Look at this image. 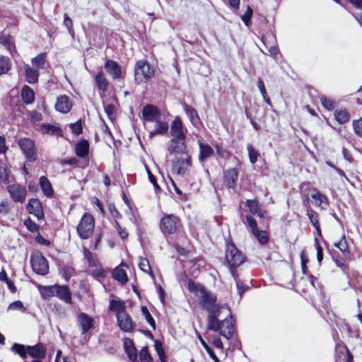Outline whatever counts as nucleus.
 Instances as JSON below:
<instances>
[{
    "label": "nucleus",
    "mask_w": 362,
    "mask_h": 362,
    "mask_svg": "<svg viewBox=\"0 0 362 362\" xmlns=\"http://www.w3.org/2000/svg\"><path fill=\"white\" fill-rule=\"evenodd\" d=\"M154 72L147 61L139 60L134 66L135 81L139 83L146 81L154 75Z\"/></svg>",
    "instance_id": "4"
},
{
    "label": "nucleus",
    "mask_w": 362,
    "mask_h": 362,
    "mask_svg": "<svg viewBox=\"0 0 362 362\" xmlns=\"http://www.w3.org/2000/svg\"><path fill=\"white\" fill-rule=\"evenodd\" d=\"M199 341L201 342L202 345L204 348V349L206 351L209 356L214 360V362H221L218 358L216 356L214 351L209 346V345L206 344V342L203 339V338L199 335Z\"/></svg>",
    "instance_id": "45"
},
{
    "label": "nucleus",
    "mask_w": 362,
    "mask_h": 362,
    "mask_svg": "<svg viewBox=\"0 0 362 362\" xmlns=\"http://www.w3.org/2000/svg\"><path fill=\"white\" fill-rule=\"evenodd\" d=\"M180 225V219L173 214L164 216L160 221V229L165 234L174 233L177 231Z\"/></svg>",
    "instance_id": "7"
},
{
    "label": "nucleus",
    "mask_w": 362,
    "mask_h": 362,
    "mask_svg": "<svg viewBox=\"0 0 362 362\" xmlns=\"http://www.w3.org/2000/svg\"><path fill=\"white\" fill-rule=\"evenodd\" d=\"M321 104L322 106L328 110H332L334 108V103L332 100L327 98L326 96H321L320 98Z\"/></svg>",
    "instance_id": "55"
},
{
    "label": "nucleus",
    "mask_w": 362,
    "mask_h": 362,
    "mask_svg": "<svg viewBox=\"0 0 362 362\" xmlns=\"http://www.w3.org/2000/svg\"><path fill=\"white\" fill-rule=\"evenodd\" d=\"M0 42L7 49L11 54L15 52V46L11 37L7 35L0 37Z\"/></svg>",
    "instance_id": "42"
},
{
    "label": "nucleus",
    "mask_w": 362,
    "mask_h": 362,
    "mask_svg": "<svg viewBox=\"0 0 362 362\" xmlns=\"http://www.w3.org/2000/svg\"><path fill=\"white\" fill-rule=\"evenodd\" d=\"M116 317L117 325L122 331L124 332H131L133 331L134 328V323L127 312L124 313H119V315Z\"/></svg>",
    "instance_id": "14"
},
{
    "label": "nucleus",
    "mask_w": 362,
    "mask_h": 362,
    "mask_svg": "<svg viewBox=\"0 0 362 362\" xmlns=\"http://www.w3.org/2000/svg\"><path fill=\"white\" fill-rule=\"evenodd\" d=\"M35 129L40 132L42 134H48L52 136H62V131L60 127L50 124H37Z\"/></svg>",
    "instance_id": "18"
},
{
    "label": "nucleus",
    "mask_w": 362,
    "mask_h": 362,
    "mask_svg": "<svg viewBox=\"0 0 362 362\" xmlns=\"http://www.w3.org/2000/svg\"><path fill=\"white\" fill-rule=\"evenodd\" d=\"M246 206L252 214H257L260 217L263 216L259 204L256 200L247 199Z\"/></svg>",
    "instance_id": "39"
},
{
    "label": "nucleus",
    "mask_w": 362,
    "mask_h": 362,
    "mask_svg": "<svg viewBox=\"0 0 362 362\" xmlns=\"http://www.w3.org/2000/svg\"><path fill=\"white\" fill-rule=\"evenodd\" d=\"M252 15V10L250 7H247L246 12L242 16V21L246 25H249V22Z\"/></svg>",
    "instance_id": "59"
},
{
    "label": "nucleus",
    "mask_w": 362,
    "mask_h": 362,
    "mask_svg": "<svg viewBox=\"0 0 362 362\" xmlns=\"http://www.w3.org/2000/svg\"><path fill=\"white\" fill-rule=\"evenodd\" d=\"M64 24L68 29L69 33H73V23L71 19L66 15L64 14Z\"/></svg>",
    "instance_id": "63"
},
{
    "label": "nucleus",
    "mask_w": 362,
    "mask_h": 362,
    "mask_svg": "<svg viewBox=\"0 0 362 362\" xmlns=\"http://www.w3.org/2000/svg\"><path fill=\"white\" fill-rule=\"evenodd\" d=\"M95 81L100 90L105 93L108 89L109 83L103 71H99L95 77Z\"/></svg>",
    "instance_id": "28"
},
{
    "label": "nucleus",
    "mask_w": 362,
    "mask_h": 362,
    "mask_svg": "<svg viewBox=\"0 0 362 362\" xmlns=\"http://www.w3.org/2000/svg\"><path fill=\"white\" fill-rule=\"evenodd\" d=\"M311 197L315 200V205L317 207H320L322 209H326L329 206V201L327 197L320 192L319 191L315 190L311 194Z\"/></svg>",
    "instance_id": "23"
},
{
    "label": "nucleus",
    "mask_w": 362,
    "mask_h": 362,
    "mask_svg": "<svg viewBox=\"0 0 362 362\" xmlns=\"http://www.w3.org/2000/svg\"><path fill=\"white\" fill-rule=\"evenodd\" d=\"M226 259L231 267L240 266L245 260L243 255L233 243L226 245Z\"/></svg>",
    "instance_id": "6"
},
{
    "label": "nucleus",
    "mask_w": 362,
    "mask_h": 362,
    "mask_svg": "<svg viewBox=\"0 0 362 362\" xmlns=\"http://www.w3.org/2000/svg\"><path fill=\"white\" fill-rule=\"evenodd\" d=\"M90 274L97 279L104 278L105 276V272L103 269L101 264L90 269Z\"/></svg>",
    "instance_id": "49"
},
{
    "label": "nucleus",
    "mask_w": 362,
    "mask_h": 362,
    "mask_svg": "<svg viewBox=\"0 0 362 362\" xmlns=\"http://www.w3.org/2000/svg\"><path fill=\"white\" fill-rule=\"evenodd\" d=\"M124 348L129 358L133 361H136L137 352L131 339H125L124 340Z\"/></svg>",
    "instance_id": "29"
},
{
    "label": "nucleus",
    "mask_w": 362,
    "mask_h": 362,
    "mask_svg": "<svg viewBox=\"0 0 362 362\" xmlns=\"http://www.w3.org/2000/svg\"><path fill=\"white\" fill-rule=\"evenodd\" d=\"M307 215L308 216V218L310 221L312 223L313 226L315 227V228L317 230V231L320 233V223L318 220V214L313 209H308L307 210Z\"/></svg>",
    "instance_id": "40"
},
{
    "label": "nucleus",
    "mask_w": 362,
    "mask_h": 362,
    "mask_svg": "<svg viewBox=\"0 0 362 362\" xmlns=\"http://www.w3.org/2000/svg\"><path fill=\"white\" fill-rule=\"evenodd\" d=\"M110 310L116 313V317L118 316L119 313H126L124 303L122 300H110Z\"/></svg>",
    "instance_id": "35"
},
{
    "label": "nucleus",
    "mask_w": 362,
    "mask_h": 362,
    "mask_svg": "<svg viewBox=\"0 0 362 362\" xmlns=\"http://www.w3.org/2000/svg\"><path fill=\"white\" fill-rule=\"evenodd\" d=\"M253 235L261 245H264L268 242V235L265 230H260L258 229L253 233Z\"/></svg>",
    "instance_id": "46"
},
{
    "label": "nucleus",
    "mask_w": 362,
    "mask_h": 362,
    "mask_svg": "<svg viewBox=\"0 0 362 362\" xmlns=\"http://www.w3.org/2000/svg\"><path fill=\"white\" fill-rule=\"evenodd\" d=\"M72 108V102L65 95H60L57 98L55 109L57 112L63 114L68 113Z\"/></svg>",
    "instance_id": "17"
},
{
    "label": "nucleus",
    "mask_w": 362,
    "mask_h": 362,
    "mask_svg": "<svg viewBox=\"0 0 362 362\" xmlns=\"http://www.w3.org/2000/svg\"><path fill=\"white\" fill-rule=\"evenodd\" d=\"M155 122H156V129L153 132H151V136L156 134L164 135L168 133L170 126L167 122L159 119Z\"/></svg>",
    "instance_id": "30"
},
{
    "label": "nucleus",
    "mask_w": 362,
    "mask_h": 362,
    "mask_svg": "<svg viewBox=\"0 0 362 362\" xmlns=\"http://www.w3.org/2000/svg\"><path fill=\"white\" fill-rule=\"evenodd\" d=\"M168 132L170 138L187 139V129L185 127L182 119L178 116L175 117L170 123Z\"/></svg>",
    "instance_id": "8"
},
{
    "label": "nucleus",
    "mask_w": 362,
    "mask_h": 362,
    "mask_svg": "<svg viewBox=\"0 0 362 362\" xmlns=\"http://www.w3.org/2000/svg\"><path fill=\"white\" fill-rule=\"evenodd\" d=\"M188 288L190 292L194 293L200 300V303L204 308H205L209 317V326L213 329H216L214 313L219 312L220 310L223 311L226 315H230V308L226 305H218L215 303L216 297L212 293L208 291L204 286L197 284L192 281L188 284Z\"/></svg>",
    "instance_id": "1"
},
{
    "label": "nucleus",
    "mask_w": 362,
    "mask_h": 362,
    "mask_svg": "<svg viewBox=\"0 0 362 362\" xmlns=\"http://www.w3.org/2000/svg\"><path fill=\"white\" fill-rule=\"evenodd\" d=\"M334 247H337L342 253L344 257L348 258L350 256V252L346 243L345 235H343L340 240L334 244Z\"/></svg>",
    "instance_id": "37"
},
{
    "label": "nucleus",
    "mask_w": 362,
    "mask_h": 362,
    "mask_svg": "<svg viewBox=\"0 0 362 362\" xmlns=\"http://www.w3.org/2000/svg\"><path fill=\"white\" fill-rule=\"evenodd\" d=\"M191 166L189 156H182V158H175L173 160L172 171L173 173L183 176Z\"/></svg>",
    "instance_id": "9"
},
{
    "label": "nucleus",
    "mask_w": 362,
    "mask_h": 362,
    "mask_svg": "<svg viewBox=\"0 0 362 362\" xmlns=\"http://www.w3.org/2000/svg\"><path fill=\"white\" fill-rule=\"evenodd\" d=\"M31 63L33 66H35L37 69L43 68L45 64V54H39L35 57L32 59Z\"/></svg>",
    "instance_id": "44"
},
{
    "label": "nucleus",
    "mask_w": 362,
    "mask_h": 362,
    "mask_svg": "<svg viewBox=\"0 0 362 362\" xmlns=\"http://www.w3.org/2000/svg\"><path fill=\"white\" fill-rule=\"evenodd\" d=\"M115 225H116V228L117 230V232H118L119 236L121 237V238H122V239L127 238L128 236V233H127V231L120 226V225L119 224V223L117 221H115Z\"/></svg>",
    "instance_id": "64"
},
{
    "label": "nucleus",
    "mask_w": 362,
    "mask_h": 362,
    "mask_svg": "<svg viewBox=\"0 0 362 362\" xmlns=\"http://www.w3.org/2000/svg\"><path fill=\"white\" fill-rule=\"evenodd\" d=\"M216 329L211 328L209 325V317H207V328L213 331H219L221 336L229 339L232 337L233 333V321L231 316V311L230 310V315H226V313L220 310L219 312L214 313Z\"/></svg>",
    "instance_id": "2"
},
{
    "label": "nucleus",
    "mask_w": 362,
    "mask_h": 362,
    "mask_svg": "<svg viewBox=\"0 0 362 362\" xmlns=\"http://www.w3.org/2000/svg\"><path fill=\"white\" fill-rule=\"evenodd\" d=\"M334 118L339 124H344L349 121L350 114L345 109L337 110L334 112Z\"/></svg>",
    "instance_id": "36"
},
{
    "label": "nucleus",
    "mask_w": 362,
    "mask_h": 362,
    "mask_svg": "<svg viewBox=\"0 0 362 362\" xmlns=\"http://www.w3.org/2000/svg\"><path fill=\"white\" fill-rule=\"evenodd\" d=\"M83 251L84 257L88 260L90 269L100 264L97 258V256L95 254L92 253L88 249L83 248Z\"/></svg>",
    "instance_id": "38"
},
{
    "label": "nucleus",
    "mask_w": 362,
    "mask_h": 362,
    "mask_svg": "<svg viewBox=\"0 0 362 362\" xmlns=\"http://www.w3.org/2000/svg\"><path fill=\"white\" fill-rule=\"evenodd\" d=\"M11 63L8 57L0 56V75L7 74L11 69Z\"/></svg>",
    "instance_id": "41"
},
{
    "label": "nucleus",
    "mask_w": 362,
    "mask_h": 362,
    "mask_svg": "<svg viewBox=\"0 0 362 362\" xmlns=\"http://www.w3.org/2000/svg\"><path fill=\"white\" fill-rule=\"evenodd\" d=\"M39 183L44 194L47 197H51L54 192L49 180L45 176H42L40 178Z\"/></svg>",
    "instance_id": "31"
},
{
    "label": "nucleus",
    "mask_w": 362,
    "mask_h": 362,
    "mask_svg": "<svg viewBox=\"0 0 362 362\" xmlns=\"http://www.w3.org/2000/svg\"><path fill=\"white\" fill-rule=\"evenodd\" d=\"M154 346L160 362H165V354L162 343L158 340H156Z\"/></svg>",
    "instance_id": "47"
},
{
    "label": "nucleus",
    "mask_w": 362,
    "mask_h": 362,
    "mask_svg": "<svg viewBox=\"0 0 362 362\" xmlns=\"http://www.w3.org/2000/svg\"><path fill=\"white\" fill-rule=\"evenodd\" d=\"M183 109L190 119L193 126L197 127L200 123V119L198 116L197 110L192 107L186 104L183 105Z\"/></svg>",
    "instance_id": "27"
},
{
    "label": "nucleus",
    "mask_w": 362,
    "mask_h": 362,
    "mask_svg": "<svg viewBox=\"0 0 362 362\" xmlns=\"http://www.w3.org/2000/svg\"><path fill=\"white\" fill-rule=\"evenodd\" d=\"M112 276L114 279L118 281L122 284H124L127 282L128 278L126 272L121 267H116L112 273Z\"/></svg>",
    "instance_id": "34"
},
{
    "label": "nucleus",
    "mask_w": 362,
    "mask_h": 362,
    "mask_svg": "<svg viewBox=\"0 0 362 362\" xmlns=\"http://www.w3.org/2000/svg\"><path fill=\"white\" fill-rule=\"evenodd\" d=\"M247 149L248 151L250 161L252 163H256L257 160L258 152L255 149L252 144H248L247 146Z\"/></svg>",
    "instance_id": "51"
},
{
    "label": "nucleus",
    "mask_w": 362,
    "mask_h": 362,
    "mask_svg": "<svg viewBox=\"0 0 362 362\" xmlns=\"http://www.w3.org/2000/svg\"><path fill=\"white\" fill-rule=\"evenodd\" d=\"M21 98L24 103L32 104L35 100V93L33 90L27 85H24L21 89Z\"/></svg>",
    "instance_id": "26"
},
{
    "label": "nucleus",
    "mask_w": 362,
    "mask_h": 362,
    "mask_svg": "<svg viewBox=\"0 0 362 362\" xmlns=\"http://www.w3.org/2000/svg\"><path fill=\"white\" fill-rule=\"evenodd\" d=\"M18 146L30 161H35L37 158V151L34 142L28 138L21 139Z\"/></svg>",
    "instance_id": "11"
},
{
    "label": "nucleus",
    "mask_w": 362,
    "mask_h": 362,
    "mask_svg": "<svg viewBox=\"0 0 362 362\" xmlns=\"http://www.w3.org/2000/svg\"><path fill=\"white\" fill-rule=\"evenodd\" d=\"M199 160L202 162L211 157L214 153L212 148L208 144L199 143Z\"/></svg>",
    "instance_id": "33"
},
{
    "label": "nucleus",
    "mask_w": 362,
    "mask_h": 362,
    "mask_svg": "<svg viewBox=\"0 0 362 362\" xmlns=\"http://www.w3.org/2000/svg\"><path fill=\"white\" fill-rule=\"evenodd\" d=\"M246 221L248 226L250 228L252 233H255L258 230L256 221L250 216H246Z\"/></svg>",
    "instance_id": "58"
},
{
    "label": "nucleus",
    "mask_w": 362,
    "mask_h": 362,
    "mask_svg": "<svg viewBox=\"0 0 362 362\" xmlns=\"http://www.w3.org/2000/svg\"><path fill=\"white\" fill-rule=\"evenodd\" d=\"M77 322L81 329V334H86L93 329L95 325V320L84 313H80L77 317Z\"/></svg>",
    "instance_id": "15"
},
{
    "label": "nucleus",
    "mask_w": 362,
    "mask_h": 362,
    "mask_svg": "<svg viewBox=\"0 0 362 362\" xmlns=\"http://www.w3.org/2000/svg\"><path fill=\"white\" fill-rule=\"evenodd\" d=\"M105 69L113 78L118 79L124 77L121 66L115 61L108 59L105 63Z\"/></svg>",
    "instance_id": "13"
},
{
    "label": "nucleus",
    "mask_w": 362,
    "mask_h": 362,
    "mask_svg": "<svg viewBox=\"0 0 362 362\" xmlns=\"http://www.w3.org/2000/svg\"><path fill=\"white\" fill-rule=\"evenodd\" d=\"M139 358L142 362H153V358L148 351L147 346H144L141 349Z\"/></svg>",
    "instance_id": "50"
},
{
    "label": "nucleus",
    "mask_w": 362,
    "mask_h": 362,
    "mask_svg": "<svg viewBox=\"0 0 362 362\" xmlns=\"http://www.w3.org/2000/svg\"><path fill=\"white\" fill-rule=\"evenodd\" d=\"M30 264L33 271L39 275L45 276L49 272L48 262L39 251L33 252L30 257Z\"/></svg>",
    "instance_id": "5"
},
{
    "label": "nucleus",
    "mask_w": 362,
    "mask_h": 362,
    "mask_svg": "<svg viewBox=\"0 0 362 362\" xmlns=\"http://www.w3.org/2000/svg\"><path fill=\"white\" fill-rule=\"evenodd\" d=\"M55 296L66 303H71V293L67 286L56 284Z\"/></svg>",
    "instance_id": "21"
},
{
    "label": "nucleus",
    "mask_w": 362,
    "mask_h": 362,
    "mask_svg": "<svg viewBox=\"0 0 362 362\" xmlns=\"http://www.w3.org/2000/svg\"><path fill=\"white\" fill-rule=\"evenodd\" d=\"M7 191L14 202L23 203L26 198L27 191L25 187L15 183L7 186Z\"/></svg>",
    "instance_id": "12"
},
{
    "label": "nucleus",
    "mask_w": 362,
    "mask_h": 362,
    "mask_svg": "<svg viewBox=\"0 0 362 362\" xmlns=\"http://www.w3.org/2000/svg\"><path fill=\"white\" fill-rule=\"evenodd\" d=\"M27 351L30 356L37 359L44 358L47 353L46 347L40 343L35 346H28Z\"/></svg>",
    "instance_id": "20"
},
{
    "label": "nucleus",
    "mask_w": 362,
    "mask_h": 362,
    "mask_svg": "<svg viewBox=\"0 0 362 362\" xmlns=\"http://www.w3.org/2000/svg\"><path fill=\"white\" fill-rule=\"evenodd\" d=\"M142 115L145 120L155 122L160 118V112L157 107L153 105H146L143 108Z\"/></svg>",
    "instance_id": "16"
},
{
    "label": "nucleus",
    "mask_w": 362,
    "mask_h": 362,
    "mask_svg": "<svg viewBox=\"0 0 362 362\" xmlns=\"http://www.w3.org/2000/svg\"><path fill=\"white\" fill-rule=\"evenodd\" d=\"M55 286L56 284L51 286L37 285L41 298L45 300H49L52 297L55 296Z\"/></svg>",
    "instance_id": "24"
},
{
    "label": "nucleus",
    "mask_w": 362,
    "mask_h": 362,
    "mask_svg": "<svg viewBox=\"0 0 362 362\" xmlns=\"http://www.w3.org/2000/svg\"><path fill=\"white\" fill-rule=\"evenodd\" d=\"M354 131L358 136H362V117L352 122Z\"/></svg>",
    "instance_id": "53"
},
{
    "label": "nucleus",
    "mask_w": 362,
    "mask_h": 362,
    "mask_svg": "<svg viewBox=\"0 0 362 362\" xmlns=\"http://www.w3.org/2000/svg\"><path fill=\"white\" fill-rule=\"evenodd\" d=\"M8 310H20L22 313H25L26 309L24 307L23 303L20 300H16L8 305Z\"/></svg>",
    "instance_id": "54"
},
{
    "label": "nucleus",
    "mask_w": 362,
    "mask_h": 362,
    "mask_svg": "<svg viewBox=\"0 0 362 362\" xmlns=\"http://www.w3.org/2000/svg\"><path fill=\"white\" fill-rule=\"evenodd\" d=\"M94 228L95 220L93 216L89 213H86L82 216L76 230L81 238L88 239L92 235Z\"/></svg>",
    "instance_id": "3"
},
{
    "label": "nucleus",
    "mask_w": 362,
    "mask_h": 362,
    "mask_svg": "<svg viewBox=\"0 0 362 362\" xmlns=\"http://www.w3.org/2000/svg\"><path fill=\"white\" fill-rule=\"evenodd\" d=\"M76 154L81 157L85 158L88 154L89 144L86 140H81L79 141L75 148Z\"/></svg>",
    "instance_id": "32"
},
{
    "label": "nucleus",
    "mask_w": 362,
    "mask_h": 362,
    "mask_svg": "<svg viewBox=\"0 0 362 362\" xmlns=\"http://www.w3.org/2000/svg\"><path fill=\"white\" fill-rule=\"evenodd\" d=\"M11 209L10 202L8 200H4L0 203V214L6 215Z\"/></svg>",
    "instance_id": "56"
},
{
    "label": "nucleus",
    "mask_w": 362,
    "mask_h": 362,
    "mask_svg": "<svg viewBox=\"0 0 362 362\" xmlns=\"http://www.w3.org/2000/svg\"><path fill=\"white\" fill-rule=\"evenodd\" d=\"M25 76L26 81L30 84H34L38 81L39 71L37 69L29 65L25 66Z\"/></svg>",
    "instance_id": "25"
},
{
    "label": "nucleus",
    "mask_w": 362,
    "mask_h": 362,
    "mask_svg": "<svg viewBox=\"0 0 362 362\" xmlns=\"http://www.w3.org/2000/svg\"><path fill=\"white\" fill-rule=\"evenodd\" d=\"M139 267L140 269L144 272L148 274H152L149 262L146 259L141 257Z\"/></svg>",
    "instance_id": "52"
},
{
    "label": "nucleus",
    "mask_w": 362,
    "mask_h": 362,
    "mask_svg": "<svg viewBox=\"0 0 362 362\" xmlns=\"http://www.w3.org/2000/svg\"><path fill=\"white\" fill-rule=\"evenodd\" d=\"M141 313L144 315L147 322L151 325V327L156 329V322L151 313H149L148 308L146 306H141Z\"/></svg>",
    "instance_id": "48"
},
{
    "label": "nucleus",
    "mask_w": 362,
    "mask_h": 362,
    "mask_svg": "<svg viewBox=\"0 0 362 362\" xmlns=\"http://www.w3.org/2000/svg\"><path fill=\"white\" fill-rule=\"evenodd\" d=\"M238 177V170L236 168L227 170L224 173V182L229 189H235Z\"/></svg>",
    "instance_id": "19"
},
{
    "label": "nucleus",
    "mask_w": 362,
    "mask_h": 362,
    "mask_svg": "<svg viewBox=\"0 0 362 362\" xmlns=\"http://www.w3.org/2000/svg\"><path fill=\"white\" fill-rule=\"evenodd\" d=\"M28 114L33 123L42 120V115L36 110L30 111Z\"/></svg>",
    "instance_id": "57"
},
{
    "label": "nucleus",
    "mask_w": 362,
    "mask_h": 362,
    "mask_svg": "<svg viewBox=\"0 0 362 362\" xmlns=\"http://www.w3.org/2000/svg\"><path fill=\"white\" fill-rule=\"evenodd\" d=\"M167 151L171 154L187 155L186 139L170 138L167 146Z\"/></svg>",
    "instance_id": "10"
},
{
    "label": "nucleus",
    "mask_w": 362,
    "mask_h": 362,
    "mask_svg": "<svg viewBox=\"0 0 362 362\" xmlns=\"http://www.w3.org/2000/svg\"><path fill=\"white\" fill-rule=\"evenodd\" d=\"M70 128L74 134L78 135L82 132L81 124L79 122L70 124Z\"/></svg>",
    "instance_id": "61"
},
{
    "label": "nucleus",
    "mask_w": 362,
    "mask_h": 362,
    "mask_svg": "<svg viewBox=\"0 0 362 362\" xmlns=\"http://www.w3.org/2000/svg\"><path fill=\"white\" fill-rule=\"evenodd\" d=\"M27 209L30 214H34L37 218H40L43 216L41 203L37 199H31L29 201L27 205Z\"/></svg>",
    "instance_id": "22"
},
{
    "label": "nucleus",
    "mask_w": 362,
    "mask_h": 362,
    "mask_svg": "<svg viewBox=\"0 0 362 362\" xmlns=\"http://www.w3.org/2000/svg\"><path fill=\"white\" fill-rule=\"evenodd\" d=\"M11 351L18 354L23 358H26L27 354H28L27 346L17 343L13 344L11 347Z\"/></svg>",
    "instance_id": "43"
},
{
    "label": "nucleus",
    "mask_w": 362,
    "mask_h": 362,
    "mask_svg": "<svg viewBox=\"0 0 362 362\" xmlns=\"http://www.w3.org/2000/svg\"><path fill=\"white\" fill-rule=\"evenodd\" d=\"M62 165H69L72 167H76L78 165V161L75 158H64L60 161Z\"/></svg>",
    "instance_id": "62"
},
{
    "label": "nucleus",
    "mask_w": 362,
    "mask_h": 362,
    "mask_svg": "<svg viewBox=\"0 0 362 362\" xmlns=\"http://www.w3.org/2000/svg\"><path fill=\"white\" fill-rule=\"evenodd\" d=\"M232 274L236 281V286L238 288V293L240 297H241L243 296V294L244 293V292L245 291V290L247 289V288H245L243 286V284L240 281L236 279L233 270H232Z\"/></svg>",
    "instance_id": "60"
}]
</instances>
